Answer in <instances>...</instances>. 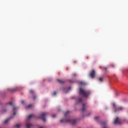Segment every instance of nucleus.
<instances>
[{
  "instance_id": "nucleus-5",
  "label": "nucleus",
  "mask_w": 128,
  "mask_h": 128,
  "mask_svg": "<svg viewBox=\"0 0 128 128\" xmlns=\"http://www.w3.org/2000/svg\"><path fill=\"white\" fill-rule=\"evenodd\" d=\"M96 76V71L94 70H92L90 73V76L92 78H94Z\"/></svg>"
},
{
  "instance_id": "nucleus-10",
  "label": "nucleus",
  "mask_w": 128,
  "mask_h": 128,
  "mask_svg": "<svg viewBox=\"0 0 128 128\" xmlns=\"http://www.w3.org/2000/svg\"><path fill=\"white\" fill-rule=\"evenodd\" d=\"M57 80L58 82H60V84H64V80H60V79H58Z\"/></svg>"
},
{
  "instance_id": "nucleus-11",
  "label": "nucleus",
  "mask_w": 128,
  "mask_h": 128,
  "mask_svg": "<svg viewBox=\"0 0 128 128\" xmlns=\"http://www.w3.org/2000/svg\"><path fill=\"white\" fill-rule=\"evenodd\" d=\"M32 106H33L32 104H29L26 107V109L30 108H32Z\"/></svg>"
},
{
  "instance_id": "nucleus-6",
  "label": "nucleus",
  "mask_w": 128,
  "mask_h": 128,
  "mask_svg": "<svg viewBox=\"0 0 128 128\" xmlns=\"http://www.w3.org/2000/svg\"><path fill=\"white\" fill-rule=\"evenodd\" d=\"M26 126L27 128H30L32 126V124L30 122V121H27L26 122Z\"/></svg>"
},
{
  "instance_id": "nucleus-3",
  "label": "nucleus",
  "mask_w": 128,
  "mask_h": 128,
  "mask_svg": "<svg viewBox=\"0 0 128 128\" xmlns=\"http://www.w3.org/2000/svg\"><path fill=\"white\" fill-rule=\"evenodd\" d=\"M48 114V112H42L41 114V118H42L43 121L46 122V116H47Z\"/></svg>"
},
{
  "instance_id": "nucleus-36",
  "label": "nucleus",
  "mask_w": 128,
  "mask_h": 128,
  "mask_svg": "<svg viewBox=\"0 0 128 128\" xmlns=\"http://www.w3.org/2000/svg\"><path fill=\"white\" fill-rule=\"evenodd\" d=\"M72 98H74V97H72Z\"/></svg>"
},
{
  "instance_id": "nucleus-9",
  "label": "nucleus",
  "mask_w": 128,
  "mask_h": 128,
  "mask_svg": "<svg viewBox=\"0 0 128 128\" xmlns=\"http://www.w3.org/2000/svg\"><path fill=\"white\" fill-rule=\"evenodd\" d=\"M8 90H10V92H12L16 91V88H8Z\"/></svg>"
},
{
  "instance_id": "nucleus-32",
  "label": "nucleus",
  "mask_w": 128,
  "mask_h": 128,
  "mask_svg": "<svg viewBox=\"0 0 128 128\" xmlns=\"http://www.w3.org/2000/svg\"><path fill=\"white\" fill-rule=\"evenodd\" d=\"M74 64H76V61L74 60Z\"/></svg>"
},
{
  "instance_id": "nucleus-1",
  "label": "nucleus",
  "mask_w": 128,
  "mask_h": 128,
  "mask_svg": "<svg viewBox=\"0 0 128 128\" xmlns=\"http://www.w3.org/2000/svg\"><path fill=\"white\" fill-rule=\"evenodd\" d=\"M79 94L85 98H88L90 96V91H86L82 90V88H80L79 90Z\"/></svg>"
},
{
  "instance_id": "nucleus-19",
  "label": "nucleus",
  "mask_w": 128,
  "mask_h": 128,
  "mask_svg": "<svg viewBox=\"0 0 128 128\" xmlns=\"http://www.w3.org/2000/svg\"><path fill=\"white\" fill-rule=\"evenodd\" d=\"M99 80L100 82H103L104 81V78H99Z\"/></svg>"
},
{
  "instance_id": "nucleus-23",
  "label": "nucleus",
  "mask_w": 128,
  "mask_h": 128,
  "mask_svg": "<svg viewBox=\"0 0 128 128\" xmlns=\"http://www.w3.org/2000/svg\"><path fill=\"white\" fill-rule=\"evenodd\" d=\"M73 76H76V74L74 73V74H73Z\"/></svg>"
},
{
  "instance_id": "nucleus-2",
  "label": "nucleus",
  "mask_w": 128,
  "mask_h": 128,
  "mask_svg": "<svg viewBox=\"0 0 128 128\" xmlns=\"http://www.w3.org/2000/svg\"><path fill=\"white\" fill-rule=\"evenodd\" d=\"M61 122H68L72 124H76V120H60Z\"/></svg>"
},
{
  "instance_id": "nucleus-26",
  "label": "nucleus",
  "mask_w": 128,
  "mask_h": 128,
  "mask_svg": "<svg viewBox=\"0 0 128 128\" xmlns=\"http://www.w3.org/2000/svg\"><path fill=\"white\" fill-rule=\"evenodd\" d=\"M78 102H82V99H79V100H78Z\"/></svg>"
},
{
  "instance_id": "nucleus-38",
  "label": "nucleus",
  "mask_w": 128,
  "mask_h": 128,
  "mask_svg": "<svg viewBox=\"0 0 128 128\" xmlns=\"http://www.w3.org/2000/svg\"><path fill=\"white\" fill-rule=\"evenodd\" d=\"M0 128H2L1 127H0Z\"/></svg>"
},
{
  "instance_id": "nucleus-27",
  "label": "nucleus",
  "mask_w": 128,
  "mask_h": 128,
  "mask_svg": "<svg viewBox=\"0 0 128 128\" xmlns=\"http://www.w3.org/2000/svg\"><path fill=\"white\" fill-rule=\"evenodd\" d=\"M56 92H54V96H56Z\"/></svg>"
},
{
  "instance_id": "nucleus-24",
  "label": "nucleus",
  "mask_w": 128,
  "mask_h": 128,
  "mask_svg": "<svg viewBox=\"0 0 128 128\" xmlns=\"http://www.w3.org/2000/svg\"><path fill=\"white\" fill-rule=\"evenodd\" d=\"M56 114H53V115L52 116V118H56Z\"/></svg>"
},
{
  "instance_id": "nucleus-34",
  "label": "nucleus",
  "mask_w": 128,
  "mask_h": 128,
  "mask_svg": "<svg viewBox=\"0 0 128 128\" xmlns=\"http://www.w3.org/2000/svg\"><path fill=\"white\" fill-rule=\"evenodd\" d=\"M71 88L69 87L68 90H70Z\"/></svg>"
},
{
  "instance_id": "nucleus-16",
  "label": "nucleus",
  "mask_w": 128,
  "mask_h": 128,
  "mask_svg": "<svg viewBox=\"0 0 128 128\" xmlns=\"http://www.w3.org/2000/svg\"><path fill=\"white\" fill-rule=\"evenodd\" d=\"M70 114V111H67L65 114H64V116H68V114Z\"/></svg>"
},
{
  "instance_id": "nucleus-13",
  "label": "nucleus",
  "mask_w": 128,
  "mask_h": 128,
  "mask_svg": "<svg viewBox=\"0 0 128 128\" xmlns=\"http://www.w3.org/2000/svg\"><path fill=\"white\" fill-rule=\"evenodd\" d=\"M10 118H8L4 120V124H8V122H10Z\"/></svg>"
},
{
  "instance_id": "nucleus-12",
  "label": "nucleus",
  "mask_w": 128,
  "mask_h": 128,
  "mask_svg": "<svg viewBox=\"0 0 128 128\" xmlns=\"http://www.w3.org/2000/svg\"><path fill=\"white\" fill-rule=\"evenodd\" d=\"M16 128H20L22 126V124H16V126H15Z\"/></svg>"
},
{
  "instance_id": "nucleus-25",
  "label": "nucleus",
  "mask_w": 128,
  "mask_h": 128,
  "mask_svg": "<svg viewBox=\"0 0 128 128\" xmlns=\"http://www.w3.org/2000/svg\"><path fill=\"white\" fill-rule=\"evenodd\" d=\"M91 113L89 112L88 114L87 115V116H90Z\"/></svg>"
},
{
  "instance_id": "nucleus-37",
  "label": "nucleus",
  "mask_w": 128,
  "mask_h": 128,
  "mask_svg": "<svg viewBox=\"0 0 128 128\" xmlns=\"http://www.w3.org/2000/svg\"><path fill=\"white\" fill-rule=\"evenodd\" d=\"M112 66H113V68H114V66L113 65Z\"/></svg>"
},
{
  "instance_id": "nucleus-4",
  "label": "nucleus",
  "mask_w": 128,
  "mask_h": 128,
  "mask_svg": "<svg viewBox=\"0 0 128 128\" xmlns=\"http://www.w3.org/2000/svg\"><path fill=\"white\" fill-rule=\"evenodd\" d=\"M122 124V120L117 117L114 120V124Z\"/></svg>"
},
{
  "instance_id": "nucleus-17",
  "label": "nucleus",
  "mask_w": 128,
  "mask_h": 128,
  "mask_svg": "<svg viewBox=\"0 0 128 128\" xmlns=\"http://www.w3.org/2000/svg\"><path fill=\"white\" fill-rule=\"evenodd\" d=\"M80 84H81V86H84V84H86V83H84L82 82H80Z\"/></svg>"
},
{
  "instance_id": "nucleus-14",
  "label": "nucleus",
  "mask_w": 128,
  "mask_h": 128,
  "mask_svg": "<svg viewBox=\"0 0 128 128\" xmlns=\"http://www.w3.org/2000/svg\"><path fill=\"white\" fill-rule=\"evenodd\" d=\"M16 108L14 107L13 112H14V116H16Z\"/></svg>"
},
{
  "instance_id": "nucleus-22",
  "label": "nucleus",
  "mask_w": 128,
  "mask_h": 128,
  "mask_svg": "<svg viewBox=\"0 0 128 128\" xmlns=\"http://www.w3.org/2000/svg\"><path fill=\"white\" fill-rule=\"evenodd\" d=\"M112 106H113L114 108H116V104L113 103V104H112Z\"/></svg>"
},
{
  "instance_id": "nucleus-28",
  "label": "nucleus",
  "mask_w": 128,
  "mask_h": 128,
  "mask_svg": "<svg viewBox=\"0 0 128 128\" xmlns=\"http://www.w3.org/2000/svg\"><path fill=\"white\" fill-rule=\"evenodd\" d=\"M33 98H34V100H35L36 98V96H34Z\"/></svg>"
},
{
  "instance_id": "nucleus-15",
  "label": "nucleus",
  "mask_w": 128,
  "mask_h": 128,
  "mask_svg": "<svg viewBox=\"0 0 128 128\" xmlns=\"http://www.w3.org/2000/svg\"><path fill=\"white\" fill-rule=\"evenodd\" d=\"M34 114H30L29 115V116H28V120H30V118H32V116H34Z\"/></svg>"
},
{
  "instance_id": "nucleus-29",
  "label": "nucleus",
  "mask_w": 128,
  "mask_h": 128,
  "mask_svg": "<svg viewBox=\"0 0 128 128\" xmlns=\"http://www.w3.org/2000/svg\"><path fill=\"white\" fill-rule=\"evenodd\" d=\"M69 82H74V81H72V80H70Z\"/></svg>"
},
{
  "instance_id": "nucleus-31",
  "label": "nucleus",
  "mask_w": 128,
  "mask_h": 128,
  "mask_svg": "<svg viewBox=\"0 0 128 128\" xmlns=\"http://www.w3.org/2000/svg\"><path fill=\"white\" fill-rule=\"evenodd\" d=\"M6 112V110H4V111H2V112Z\"/></svg>"
},
{
  "instance_id": "nucleus-8",
  "label": "nucleus",
  "mask_w": 128,
  "mask_h": 128,
  "mask_svg": "<svg viewBox=\"0 0 128 128\" xmlns=\"http://www.w3.org/2000/svg\"><path fill=\"white\" fill-rule=\"evenodd\" d=\"M85 111H86V104H82V112H84Z\"/></svg>"
},
{
  "instance_id": "nucleus-21",
  "label": "nucleus",
  "mask_w": 128,
  "mask_h": 128,
  "mask_svg": "<svg viewBox=\"0 0 128 128\" xmlns=\"http://www.w3.org/2000/svg\"><path fill=\"white\" fill-rule=\"evenodd\" d=\"M8 104H10V106H12V102H10L8 103Z\"/></svg>"
},
{
  "instance_id": "nucleus-20",
  "label": "nucleus",
  "mask_w": 128,
  "mask_h": 128,
  "mask_svg": "<svg viewBox=\"0 0 128 128\" xmlns=\"http://www.w3.org/2000/svg\"><path fill=\"white\" fill-rule=\"evenodd\" d=\"M30 94H34V92L33 90H30Z\"/></svg>"
},
{
  "instance_id": "nucleus-33",
  "label": "nucleus",
  "mask_w": 128,
  "mask_h": 128,
  "mask_svg": "<svg viewBox=\"0 0 128 128\" xmlns=\"http://www.w3.org/2000/svg\"><path fill=\"white\" fill-rule=\"evenodd\" d=\"M116 96H118V93H116Z\"/></svg>"
},
{
  "instance_id": "nucleus-35",
  "label": "nucleus",
  "mask_w": 128,
  "mask_h": 128,
  "mask_svg": "<svg viewBox=\"0 0 128 128\" xmlns=\"http://www.w3.org/2000/svg\"><path fill=\"white\" fill-rule=\"evenodd\" d=\"M86 58H88V56H87V57H86Z\"/></svg>"
},
{
  "instance_id": "nucleus-30",
  "label": "nucleus",
  "mask_w": 128,
  "mask_h": 128,
  "mask_svg": "<svg viewBox=\"0 0 128 128\" xmlns=\"http://www.w3.org/2000/svg\"><path fill=\"white\" fill-rule=\"evenodd\" d=\"M22 104H24V100H22Z\"/></svg>"
},
{
  "instance_id": "nucleus-7",
  "label": "nucleus",
  "mask_w": 128,
  "mask_h": 128,
  "mask_svg": "<svg viewBox=\"0 0 128 128\" xmlns=\"http://www.w3.org/2000/svg\"><path fill=\"white\" fill-rule=\"evenodd\" d=\"M124 110V108L120 106V107H118L116 109L114 110V112H116L118 110Z\"/></svg>"
},
{
  "instance_id": "nucleus-18",
  "label": "nucleus",
  "mask_w": 128,
  "mask_h": 128,
  "mask_svg": "<svg viewBox=\"0 0 128 128\" xmlns=\"http://www.w3.org/2000/svg\"><path fill=\"white\" fill-rule=\"evenodd\" d=\"M98 118H100L98 116L94 117V120H98Z\"/></svg>"
}]
</instances>
